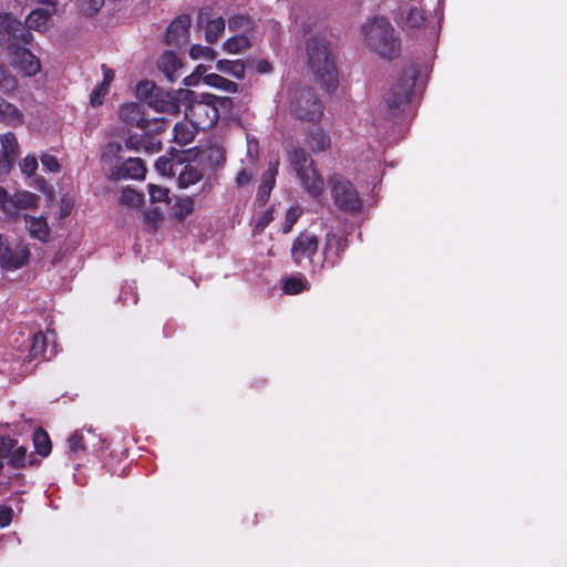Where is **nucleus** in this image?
<instances>
[{"mask_svg": "<svg viewBox=\"0 0 567 567\" xmlns=\"http://www.w3.org/2000/svg\"><path fill=\"white\" fill-rule=\"evenodd\" d=\"M162 220V214L157 208L144 213V225L150 229H155Z\"/></svg>", "mask_w": 567, "mask_h": 567, "instance_id": "obj_47", "label": "nucleus"}, {"mask_svg": "<svg viewBox=\"0 0 567 567\" xmlns=\"http://www.w3.org/2000/svg\"><path fill=\"white\" fill-rule=\"evenodd\" d=\"M204 83L212 86L225 91L227 93H236L238 91V84L223 78L219 74L210 73L204 76Z\"/></svg>", "mask_w": 567, "mask_h": 567, "instance_id": "obj_32", "label": "nucleus"}, {"mask_svg": "<svg viewBox=\"0 0 567 567\" xmlns=\"http://www.w3.org/2000/svg\"><path fill=\"white\" fill-rule=\"evenodd\" d=\"M190 94L193 93L188 90H179L177 93H173L159 89L148 100V105L159 113L177 114L179 112V99H187Z\"/></svg>", "mask_w": 567, "mask_h": 567, "instance_id": "obj_13", "label": "nucleus"}, {"mask_svg": "<svg viewBox=\"0 0 567 567\" xmlns=\"http://www.w3.org/2000/svg\"><path fill=\"white\" fill-rule=\"evenodd\" d=\"M192 19L188 14L177 17L167 28L166 42L179 45L188 40Z\"/></svg>", "mask_w": 567, "mask_h": 567, "instance_id": "obj_16", "label": "nucleus"}, {"mask_svg": "<svg viewBox=\"0 0 567 567\" xmlns=\"http://www.w3.org/2000/svg\"><path fill=\"white\" fill-rule=\"evenodd\" d=\"M12 347L20 352V358L32 360L45 352L47 338L42 332L33 334L23 331L13 332L10 337Z\"/></svg>", "mask_w": 567, "mask_h": 567, "instance_id": "obj_9", "label": "nucleus"}, {"mask_svg": "<svg viewBox=\"0 0 567 567\" xmlns=\"http://www.w3.org/2000/svg\"><path fill=\"white\" fill-rule=\"evenodd\" d=\"M205 167L198 162L187 164L178 174L177 183L181 188H187L198 183L205 175Z\"/></svg>", "mask_w": 567, "mask_h": 567, "instance_id": "obj_22", "label": "nucleus"}, {"mask_svg": "<svg viewBox=\"0 0 567 567\" xmlns=\"http://www.w3.org/2000/svg\"><path fill=\"white\" fill-rule=\"evenodd\" d=\"M109 89L105 85H96L90 94V103L92 106H100L103 103L104 96L107 94Z\"/></svg>", "mask_w": 567, "mask_h": 567, "instance_id": "obj_48", "label": "nucleus"}, {"mask_svg": "<svg viewBox=\"0 0 567 567\" xmlns=\"http://www.w3.org/2000/svg\"><path fill=\"white\" fill-rule=\"evenodd\" d=\"M288 161L303 189L312 197H320L324 189V181L310 154L298 147L289 153Z\"/></svg>", "mask_w": 567, "mask_h": 567, "instance_id": "obj_4", "label": "nucleus"}, {"mask_svg": "<svg viewBox=\"0 0 567 567\" xmlns=\"http://www.w3.org/2000/svg\"><path fill=\"white\" fill-rule=\"evenodd\" d=\"M194 210V200L190 197L177 198L174 204L175 216L184 219Z\"/></svg>", "mask_w": 567, "mask_h": 567, "instance_id": "obj_40", "label": "nucleus"}, {"mask_svg": "<svg viewBox=\"0 0 567 567\" xmlns=\"http://www.w3.org/2000/svg\"><path fill=\"white\" fill-rule=\"evenodd\" d=\"M365 44L384 59H393L400 52V41L385 18H373L362 25Z\"/></svg>", "mask_w": 567, "mask_h": 567, "instance_id": "obj_2", "label": "nucleus"}, {"mask_svg": "<svg viewBox=\"0 0 567 567\" xmlns=\"http://www.w3.org/2000/svg\"><path fill=\"white\" fill-rule=\"evenodd\" d=\"M250 45L251 41L248 34H236L224 42L223 49L228 54H238Z\"/></svg>", "mask_w": 567, "mask_h": 567, "instance_id": "obj_31", "label": "nucleus"}, {"mask_svg": "<svg viewBox=\"0 0 567 567\" xmlns=\"http://www.w3.org/2000/svg\"><path fill=\"white\" fill-rule=\"evenodd\" d=\"M256 70L259 73L264 74V73H269L272 70V68L267 60H260L256 64Z\"/></svg>", "mask_w": 567, "mask_h": 567, "instance_id": "obj_56", "label": "nucleus"}, {"mask_svg": "<svg viewBox=\"0 0 567 567\" xmlns=\"http://www.w3.org/2000/svg\"><path fill=\"white\" fill-rule=\"evenodd\" d=\"M32 40V34L20 21L11 14H0V42H7L10 47L17 48L18 44H28Z\"/></svg>", "mask_w": 567, "mask_h": 567, "instance_id": "obj_11", "label": "nucleus"}, {"mask_svg": "<svg viewBox=\"0 0 567 567\" xmlns=\"http://www.w3.org/2000/svg\"><path fill=\"white\" fill-rule=\"evenodd\" d=\"M41 163L44 168H47L48 171L53 172V173L59 172L61 168L60 163L56 159V157L51 154H47V153L42 154Z\"/></svg>", "mask_w": 567, "mask_h": 567, "instance_id": "obj_49", "label": "nucleus"}, {"mask_svg": "<svg viewBox=\"0 0 567 567\" xmlns=\"http://www.w3.org/2000/svg\"><path fill=\"white\" fill-rule=\"evenodd\" d=\"M12 65L24 76H33L41 69L40 60L30 50L18 47L12 52Z\"/></svg>", "mask_w": 567, "mask_h": 567, "instance_id": "obj_15", "label": "nucleus"}, {"mask_svg": "<svg viewBox=\"0 0 567 567\" xmlns=\"http://www.w3.org/2000/svg\"><path fill=\"white\" fill-rule=\"evenodd\" d=\"M148 194L152 202L161 203L167 199L168 189L154 184H150Z\"/></svg>", "mask_w": 567, "mask_h": 567, "instance_id": "obj_46", "label": "nucleus"}, {"mask_svg": "<svg viewBox=\"0 0 567 567\" xmlns=\"http://www.w3.org/2000/svg\"><path fill=\"white\" fill-rule=\"evenodd\" d=\"M17 453H18L19 455H21V456H24V454H25V449H23V447H18V449H17Z\"/></svg>", "mask_w": 567, "mask_h": 567, "instance_id": "obj_64", "label": "nucleus"}, {"mask_svg": "<svg viewBox=\"0 0 567 567\" xmlns=\"http://www.w3.org/2000/svg\"><path fill=\"white\" fill-rule=\"evenodd\" d=\"M274 219V213L272 209L265 210L256 220L255 224V230L256 231H262L269 223Z\"/></svg>", "mask_w": 567, "mask_h": 567, "instance_id": "obj_50", "label": "nucleus"}, {"mask_svg": "<svg viewBox=\"0 0 567 567\" xmlns=\"http://www.w3.org/2000/svg\"><path fill=\"white\" fill-rule=\"evenodd\" d=\"M174 165L172 158L161 156L155 163V168L162 176H172L175 174Z\"/></svg>", "mask_w": 567, "mask_h": 567, "instance_id": "obj_44", "label": "nucleus"}, {"mask_svg": "<svg viewBox=\"0 0 567 567\" xmlns=\"http://www.w3.org/2000/svg\"><path fill=\"white\" fill-rule=\"evenodd\" d=\"M13 517V511L8 506H0V527H7Z\"/></svg>", "mask_w": 567, "mask_h": 567, "instance_id": "obj_52", "label": "nucleus"}, {"mask_svg": "<svg viewBox=\"0 0 567 567\" xmlns=\"http://www.w3.org/2000/svg\"><path fill=\"white\" fill-rule=\"evenodd\" d=\"M159 87H157L153 82L143 81L136 85V95L144 100L148 104V100L157 92Z\"/></svg>", "mask_w": 567, "mask_h": 567, "instance_id": "obj_42", "label": "nucleus"}, {"mask_svg": "<svg viewBox=\"0 0 567 567\" xmlns=\"http://www.w3.org/2000/svg\"><path fill=\"white\" fill-rule=\"evenodd\" d=\"M289 112L303 122L318 123L323 116V104L308 87H297L290 93Z\"/></svg>", "mask_w": 567, "mask_h": 567, "instance_id": "obj_6", "label": "nucleus"}, {"mask_svg": "<svg viewBox=\"0 0 567 567\" xmlns=\"http://www.w3.org/2000/svg\"><path fill=\"white\" fill-rule=\"evenodd\" d=\"M37 2L39 3H44V4H48L52 8H54L58 3V0H35Z\"/></svg>", "mask_w": 567, "mask_h": 567, "instance_id": "obj_61", "label": "nucleus"}, {"mask_svg": "<svg viewBox=\"0 0 567 567\" xmlns=\"http://www.w3.org/2000/svg\"><path fill=\"white\" fill-rule=\"evenodd\" d=\"M228 28L230 31L236 32L237 34H248L254 29L252 21L245 16H234L228 21Z\"/></svg>", "mask_w": 567, "mask_h": 567, "instance_id": "obj_34", "label": "nucleus"}, {"mask_svg": "<svg viewBox=\"0 0 567 567\" xmlns=\"http://www.w3.org/2000/svg\"><path fill=\"white\" fill-rule=\"evenodd\" d=\"M279 161L270 162L268 169L264 173L262 182L258 188L257 199L265 204L270 196V193L276 184V176L278 174Z\"/></svg>", "mask_w": 567, "mask_h": 567, "instance_id": "obj_18", "label": "nucleus"}, {"mask_svg": "<svg viewBox=\"0 0 567 567\" xmlns=\"http://www.w3.org/2000/svg\"><path fill=\"white\" fill-rule=\"evenodd\" d=\"M114 79V71L112 69H109L106 66H103V82L101 85H105V87L109 89L110 83Z\"/></svg>", "mask_w": 567, "mask_h": 567, "instance_id": "obj_54", "label": "nucleus"}, {"mask_svg": "<svg viewBox=\"0 0 567 567\" xmlns=\"http://www.w3.org/2000/svg\"><path fill=\"white\" fill-rule=\"evenodd\" d=\"M347 241L341 233L329 231L326 235V244L323 248V264L334 265L340 254L346 249Z\"/></svg>", "mask_w": 567, "mask_h": 567, "instance_id": "obj_17", "label": "nucleus"}, {"mask_svg": "<svg viewBox=\"0 0 567 567\" xmlns=\"http://www.w3.org/2000/svg\"><path fill=\"white\" fill-rule=\"evenodd\" d=\"M54 8L52 10L49 9H37L33 10L25 20V24L28 29L35 30L39 32H44L51 27V18L54 12Z\"/></svg>", "mask_w": 567, "mask_h": 567, "instance_id": "obj_23", "label": "nucleus"}, {"mask_svg": "<svg viewBox=\"0 0 567 567\" xmlns=\"http://www.w3.org/2000/svg\"><path fill=\"white\" fill-rule=\"evenodd\" d=\"M122 169H123L124 176L132 178V179L144 178L145 173H146V168L140 158H128L123 164Z\"/></svg>", "mask_w": 567, "mask_h": 567, "instance_id": "obj_33", "label": "nucleus"}, {"mask_svg": "<svg viewBox=\"0 0 567 567\" xmlns=\"http://www.w3.org/2000/svg\"><path fill=\"white\" fill-rule=\"evenodd\" d=\"M126 146L138 152L153 154L161 150V142L151 135L130 136Z\"/></svg>", "mask_w": 567, "mask_h": 567, "instance_id": "obj_26", "label": "nucleus"}, {"mask_svg": "<svg viewBox=\"0 0 567 567\" xmlns=\"http://www.w3.org/2000/svg\"><path fill=\"white\" fill-rule=\"evenodd\" d=\"M70 449L72 451H79L85 447L84 445V435L83 433L75 432L70 439H69Z\"/></svg>", "mask_w": 567, "mask_h": 567, "instance_id": "obj_51", "label": "nucleus"}, {"mask_svg": "<svg viewBox=\"0 0 567 567\" xmlns=\"http://www.w3.org/2000/svg\"><path fill=\"white\" fill-rule=\"evenodd\" d=\"M206 72H207V68L203 64L197 65V68L194 71V73L198 74V76H200L203 80H204V76L207 75Z\"/></svg>", "mask_w": 567, "mask_h": 567, "instance_id": "obj_60", "label": "nucleus"}, {"mask_svg": "<svg viewBox=\"0 0 567 567\" xmlns=\"http://www.w3.org/2000/svg\"><path fill=\"white\" fill-rule=\"evenodd\" d=\"M39 197L28 190L16 192L10 195L0 187V209L10 219L17 218L22 210L38 207Z\"/></svg>", "mask_w": 567, "mask_h": 567, "instance_id": "obj_8", "label": "nucleus"}, {"mask_svg": "<svg viewBox=\"0 0 567 567\" xmlns=\"http://www.w3.org/2000/svg\"><path fill=\"white\" fill-rule=\"evenodd\" d=\"M90 10L95 13L97 12L104 4V0H87Z\"/></svg>", "mask_w": 567, "mask_h": 567, "instance_id": "obj_57", "label": "nucleus"}, {"mask_svg": "<svg viewBox=\"0 0 567 567\" xmlns=\"http://www.w3.org/2000/svg\"><path fill=\"white\" fill-rule=\"evenodd\" d=\"M416 78V70L409 66L395 79L385 97V112L394 117L405 111L409 105Z\"/></svg>", "mask_w": 567, "mask_h": 567, "instance_id": "obj_5", "label": "nucleus"}, {"mask_svg": "<svg viewBox=\"0 0 567 567\" xmlns=\"http://www.w3.org/2000/svg\"><path fill=\"white\" fill-rule=\"evenodd\" d=\"M1 142V150H2V156L7 164H3V168L6 171H9L11 167L12 162L16 158L17 152H18V141L13 133L8 132L1 135L0 138Z\"/></svg>", "mask_w": 567, "mask_h": 567, "instance_id": "obj_28", "label": "nucleus"}, {"mask_svg": "<svg viewBox=\"0 0 567 567\" xmlns=\"http://www.w3.org/2000/svg\"><path fill=\"white\" fill-rule=\"evenodd\" d=\"M3 164H7V163L4 162V159H0V173H7V172H8V171H6V169L3 168Z\"/></svg>", "mask_w": 567, "mask_h": 567, "instance_id": "obj_63", "label": "nucleus"}, {"mask_svg": "<svg viewBox=\"0 0 567 567\" xmlns=\"http://www.w3.org/2000/svg\"><path fill=\"white\" fill-rule=\"evenodd\" d=\"M301 215L302 208L300 206L290 207L286 213L285 223L282 225V231L285 234L289 233Z\"/></svg>", "mask_w": 567, "mask_h": 567, "instance_id": "obj_43", "label": "nucleus"}, {"mask_svg": "<svg viewBox=\"0 0 567 567\" xmlns=\"http://www.w3.org/2000/svg\"><path fill=\"white\" fill-rule=\"evenodd\" d=\"M200 76H198V74H195L194 72L187 76L184 78L183 82L186 86H196L199 81H200Z\"/></svg>", "mask_w": 567, "mask_h": 567, "instance_id": "obj_55", "label": "nucleus"}, {"mask_svg": "<svg viewBox=\"0 0 567 567\" xmlns=\"http://www.w3.org/2000/svg\"><path fill=\"white\" fill-rule=\"evenodd\" d=\"M252 177H254V172L243 168L241 171L238 172V174L236 176V184L240 187L248 185L251 182Z\"/></svg>", "mask_w": 567, "mask_h": 567, "instance_id": "obj_53", "label": "nucleus"}, {"mask_svg": "<svg viewBox=\"0 0 567 567\" xmlns=\"http://www.w3.org/2000/svg\"><path fill=\"white\" fill-rule=\"evenodd\" d=\"M118 114L121 120L126 124L135 125L142 128L147 127V120L143 117L141 107L136 103H127L122 105Z\"/></svg>", "mask_w": 567, "mask_h": 567, "instance_id": "obj_25", "label": "nucleus"}, {"mask_svg": "<svg viewBox=\"0 0 567 567\" xmlns=\"http://www.w3.org/2000/svg\"><path fill=\"white\" fill-rule=\"evenodd\" d=\"M30 250L19 240L10 241L0 234V267L7 271H14L29 262Z\"/></svg>", "mask_w": 567, "mask_h": 567, "instance_id": "obj_7", "label": "nucleus"}, {"mask_svg": "<svg viewBox=\"0 0 567 567\" xmlns=\"http://www.w3.org/2000/svg\"><path fill=\"white\" fill-rule=\"evenodd\" d=\"M331 192L338 207L348 212H357L361 208V199L352 184L339 175L330 177Z\"/></svg>", "mask_w": 567, "mask_h": 567, "instance_id": "obj_10", "label": "nucleus"}, {"mask_svg": "<svg viewBox=\"0 0 567 567\" xmlns=\"http://www.w3.org/2000/svg\"><path fill=\"white\" fill-rule=\"evenodd\" d=\"M198 128L185 117V120L177 122L173 127V142L185 146L190 144L196 134Z\"/></svg>", "mask_w": 567, "mask_h": 567, "instance_id": "obj_19", "label": "nucleus"}, {"mask_svg": "<svg viewBox=\"0 0 567 567\" xmlns=\"http://www.w3.org/2000/svg\"><path fill=\"white\" fill-rule=\"evenodd\" d=\"M257 150H258V142L255 141L254 138L250 140L249 137L247 138V153L249 156H252V153H257Z\"/></svg>", "mask_w": 567, "mask_h": 567, "instance_id": "obj_58", "label": "nucleus"}, {"mask_svg": "<svg viewBox=\"0 0 567 567\" xmlns=\"http://www.w3.org/2000/svg\"><path fill=\"white\" fill-rule=\"evenodd\" d=\"M143 200V195L132 188H124L120 196V203L127 207H138Z\"/></svg>", "mask_w": 567, "mask_h": 567, "instance_id": "obj_38", "label": "nucleus"}, {"mask_svg": "<svg viewBox=\"0 0 567 567\" xmlns=\"http://www.w3.org/2000/svg\"><path fill=\"white\" fill-rule=\"evenodd\" d=\"M309 288V282L301 276H293L284 281V291L288 295H296Z\"/></svg>", "mask_w": 567, "mask_h": 567, "instance_id": "obj_36", "label": "nucleus"}, {"mask_svg": "<svg viewBox=\"0 0 567 567\" xmlns=\"http://www.w3.org/2000/svg\"><path fill=\"white\" fill-rule=\"evenodd\" d=\"M197 22L205 30V40L215 43L223 34L226 23L221 17H212L209 8H202L198 11Z\"/></svg>", "mask_w": 567, "mask_h": 567, "instance_id": "obj_14", "label": "nucleus"}, {"mask_svg": "<svg viewBox=\"0 0 567 567\" xmlns=\"http://www.w3.org/2000/svg\"><path fill=\"white\" fill-rule=\"evenodd\" d=\"M0 122L14 127L23 123V113L2 96H0Z\"/></svg>", "mask_w": 567, "mask_h": 567, "instance_id": "obj_27", "label": "nucleus"}, {"mask_svg": "<svg viewBox=\"0 0 567 567\" xmlns=\"http://www.w3.org/2000/svg\"><path fill=\"white\" fill-rule=\"evenodd\" d=\"M189 56L193 60L204 59V60H214L216 58V52L214 49L209 47H204L200 44H193L189 48Z\"/></svg>", "mask_w": 567, "mask_h": 567, "instance_id": "obj_41", "label": "nucleus"}, {"mask_svg": "<svg viewBox=\"0 0 567 567\" xmlns=\"http://www.w3.org/2000/svg\"><path fill=\"white\" fill-rule=\"evenodd\" d=\"M10 447L11 445L8 446L6 441L0 442V453L7 452Z\"/></svg>", "mask_w": 567, "mask_h": 567, "instance_id": "obj_62", "label": "nucleus"}, {"mask_svg": "<svg viewBox=\"0 0 567 567\" xmlns=\"http://www.w3.org/2000/svg\"><path fill=\"white\" fill-rule=\"evenodd\" d=\"M306 144L315 153L326 152L331 145V137L323 128L313 127L307 131Z\"/></svg>", "mask_w": 567, "mask_h": 567, "instance_id": "obj_20", "label": "nucleus"}, {"mask_svg": "<svg viewBox=\"0 0 567 567\" xmlns=\"http://www.w3.org/2000/svg\"><path fill=\"white\" fill-rule=\"evenodd\" d=\"M20 169L21 173L24 174L28 177H31L35 174L38 169V159L33 155H27L21 162H20Z\"/></svg>", "mask_w": 567, "mask_h": 567, "instance_id": "obj_45", "label": "nucleus"}, {"mask_svg": "<svg viewBox=\"0 0 567 567\" xmlns=\"http://www.w3.org/2000/svg\"><path fill=\"white\" fill-rule=\"evenodd\" d=\"M230 106L231 100L229 97L203 94L199 100L190 101L185 110V116L198 130H207L213 127L219 118V110L229 109Z\"/></svg>", "mask_w": 567, "mask_h": 567, "instance_id": "obj_3", "label": "nucleus"}, {"mask_svg": "<svg viewBox=\"0 0 567 567\" xmlns=\"http://www.w3.org/2000/svg\"><path fill=\"white\" fill-rule=\"evenodd\" d=\"M216 69L237 80H241L245 76V63L241 60H219L216 63Z\"/></svg>", "mask_w": 567, "mask_h": 567, "instance_id": "obj_30", "label": "nucleus"}, {"mask_svg": "<svg viewBox=\"0 0 567 567\" xmlns=\"http://www.w3.org/2000/svg\"><path fill=\"white\" fill-rule=\"evenodd\" d=\"M225 162L224 151L218 146H213L202 153L199 163L207 169L215 171Z\"/></svg>", "mask_w": 567, "mask_h": 567, "instance_id": "obj_29", "label": "nucleus"}, {"mask_svg": "<svg viewBox=\"0 0 567 567\" xmlns=\"http://www.w3.org/2000/svg\"><path fill=\"white\" fill-rule=\"evenodd\" d=\"M19 86L18 79L4 65L0 64V91L7 95L13 94Z\"/></svg>", "mask_w": 567, "mask_h": 567, "instance_id": "obj_35", "label": "nucleus"}, {"mask_svg": "<svg viewBox=\"0 0 567 567\" xmlns=\"http://www.w3.org/2000/svg\"><path fill=\"white\" fill-rule=\"evenodd\" d=\"M157 66L169 82H174L177 76L176 73L182 68V62L173 51H165L159 56Z\"/></svg>", "mask_w": 567, "mask_h": 567, "instance_id": "obj_24", "label": "nucleus"}, {"mask_svg": "<svg viewBox=\"0 0 567 567\" xmlns=\"http://www.w3.org/2000/svg\"><path fill=\"white\" fill-rule=\"evenodd\" d=\"M33 443H34L37 452L40 455L47 456L51 452L50 437H49L48 433L42 429H38L34 432Z\"/></svg>", "mask_w": 567, "mask_h": 567, "instance_id": "obj_37", "label": "nucleus"}, {"mask_svg": "<svg viewBox=\"0 0 567 567\" xmlns=\"http://www.w3.org/2000/svg\"><path fill=\"white\" fill-rule=\"evenodd\" d=\"M308 65L316 81L328 93L339 85L338 70L332 50L326 39L313 37L307 43Z\"/></svg>", "mask_w": 567, "mask_h": 567, "instance_id": "obj_1", "label": "nucleus"}, {"mask_svg": "<svg viewBox=\"0 0 567 567\" xmlns=\"http://www.w3.org/2000/svg\"><path fill=\"white\" fill-rule=\"evenodd\" d=\"M405 21L411 28H421L425 22V16L422 9L416 6H411L406 10Z\"/></svg>", "mask_w": 567, "mask_h": 567, "instance_id": "obj_39", "label": "nucleus"}, {"mask_svg": "<svg viewBox=\"0 0 567 567\" xmlns=\"http://www.w3.org/2000/svg\"><path fill=\"white\" fill-rule=\"evenodd\" d=\"M318 250V238L316 235L305 231L293 240L291 256L299 266L311 265L313 256Z\"/></svg>", "mask_w": 567, "mask_h": 567, "instance_id": "obj_12", "label": "nucleus"}, {"mask_svg": "<svg viewBox=\"0 0 567 567\" xmlns=\"http://www.w3.org/2000/svg\"><path fill=\"white\" fill-rule=\"evenodd\" d=\"M34 187L38 189V190H41V192H44L45 188H47V183L43 178L41 177H38L35 181H34Z\"/></svg>", "mask_w": 567, "mask_h": 567, "instance_id": "obj_59", "label": "nucleus"}, {"mask_svg": "<svg viewBox=\"0 0 567 567\" xmlns=\"http://www.w3.org/2000/svg\"><path fill=\"white\" fill-rule=\"evenodd\" d=\"M24 220L27 224V229L29 231V235L32 238L38 239L43 243L48 241V239L50 237V228H49L45 217H43V216L34 217V216H30V215H24Z\"/></svg>", "mask_w": 567, "mask_h": 567, "instance_id": "obj_21", "label": "nucleus"}]
</instances>
